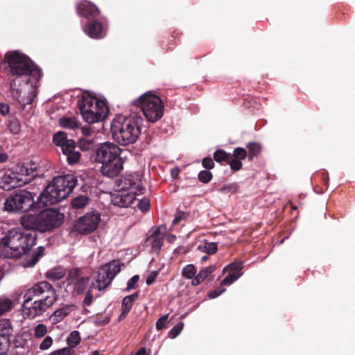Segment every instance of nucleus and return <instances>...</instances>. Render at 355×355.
I'll return each mask as SVG.
<instances>
[{"label": "nucleus", "instance_id": "11", "mask_svg": "<svg viewBox=\"0 0 355 355\" xmlns=\"http://www.w3.org/2000/svg\"><path fill=\"white\" fill-rule=\"evenodd\" d=\"M118 190L135 194H142L145 190L141 182V175L133 173L123 175L117 181Z\"/></svg>", "mask_w": 355, "mask_h": 355}, {"label": "nucleus", "instance_id": "34", "mask_svg": "<svg viewBox=\"0 0 355 355\" xmlns=\"http://www.w3.org/2000/svg\"><path fill=\"white\" fill-rule=\"evenodd\" d=\"M76 146L79 151H88L92 150L94 148L95 144L92 139L82 138L79 139L78 144H76Z\"/></svg>", "mask_w": 355, "mask_h": 355}, {"label": "nucleus", "instance_id": "44", "mask_svg": "<svg viewBox=\"0 0 355 355\" xmlns=\"http://www.w3.org/2000/svg\"><path fill=\"white\" fill-rule=\"evenodd\" d=\"M216 269V266L211 265L202 270H201L198 275L200 277V278L204 281L206 278L209 277L211 273H213Z\"/></svg>", "mask_w": 355, "mask_h": 355}, {"label": "nucleus", "instance_id": "13", "mask_svg": "<svg viewBox=\"0 0 355 355\" xmlns=\"http://www.w3.org/2000/svg\"><path fill=\"white\" fill-rule=\"evenodd\" d=\"M30 180L31 178L24 177L17 166L15 171H8L4 174L2 178L1 187L5 190H10L23 186Z\"/></svg>", "mask_w": 355, "mask_h": 355}, {"label": "nucleus", "instance_id": "58", "mask_svg": "<svg viewBox=\"0 0 355 355\" xmlns=\"http://www.w3.org/2000/svg\"><path fill=\"white\" fill-rule=\"evenodd\" d=\"M159 272L157 271H152L146 279V284L151 285L155 280Z\"/></svg>", "mask_w": 355, "mask_h": 355}, {"label": "nucleus", "instance_id": "18", "mask_svg": "<svg viewBox=\"0 0 355 355\" xmlns=\"http://www.w3.org/2000/svg\"><path fill=\"white\" fill-rule=\"evenodd\" d=\"M76 11L78 15L87 19L94 18L99 15L100 10L91 1L83 0L77 4Z\"/></svg>", "mask_w": 355, "mask_h": 355}, {"label": "nucleus", "instance_id": "31", "mask_svg": "<svg viewBox=\"0 0 355 355\" xmlns=\"http://www.w3.org/2000/svg\"><path fill=\"white\" fill-rule=\"evenodd\" d=\"M139 297L138 293H134L132 295L125 296L122 302L121 309H124L130 312L133 303L137 300Z\"/></svg>", "mask_w": 355, "mask_h": 355}, {"label": "nucleus", "instance_id": "49", "mask_svg": "<svg viewBox=\"0 0 355 355\" xmlns=\"http://www.w3.org/2000/svg\"><path fill=\"white\" fill-rule=\"evenodd\" d=\"M190 214L187 211H178L175 214V218L173 220L174 225L178 224L181 220H185L189 218Z\"/></svg>", "mask_w": 355, "mask_h": 355}, {"label": "nucleus", "instance_id": "8", "mask_svg": "<svg viewBox=\"0 0 355 355\" xmlns=\"http://www.w3.org/2000/svg\"><path fill=\"white\" fill-rule=\"evenodd\" d=\"M132 104L140 107L148 121L150 123H155L163 116L164 103L156 95L145 94L134 100Z\"/></svg>", "mask_w": 355, "mask_h": 355}, {"label": "nucleus", "instance_id": "53", "mask_svg": "<svg viewBox=\"0 0 355 355\" xmlns=\"http://www.w3.org/2000/svg\"><path fill=\"white\" fill-rule=\"evenodd\" d=\"M139 280V276L138 275H134L130 279L127 284L126 291H130L132 289H135L137 287V283Z\"/></svg>", "mask_w": 355, "mask_h": 355}, {"label": "nucleus", "instance_id": "63", "mask_svg": "<svg viewBox=\"0 0 355 355\" xmlns=\"http://www.w3.org/2000/svg\"><path fill=\"white\" fill-rule=\"evenodd\" d=\"M191 279V285L194 286L199 285L203 282L198 275H196Z\"/></svg>", "mask_w": 355, "mask_h": 355}, {"label": "nucleus", "instance_id": "20", "mask_svg": "<svg viewBox=\"0 0 355 355\" xmlns=\"http://www.w3.org/2000/svg\"><path fill=\"white\" fill-rule=\"evenodd\" d=\"M62 152L66 156L67 162L69 165L78 163L81 157L80 152L74 141H70L67 145L63 146Z\"/></svg>", "mask_w": 355, "mask_h": 355}, {"label": "nucleus", "instance_id": "7", "mask_svg": "<svg viewBox=\"0 0 355 355\" xmlns=\"http://www.w3.org/2000/svg\"><path fill=\"white\" fill-rule=\"evenodd\" d=\"M46 207L48 205L40 202V196L37 200L35 201L32 193L26 191H21L10 196L5 202V209L8 211H37Z\"/></svg>", "mask_w": 355, "mask_h": 355}, {"label": "nucleus", "instance_id": "57", "mask_svg": "<svg viewBox=\"0 0 355 355\" xmlns=\"http://www.w3.org/2000/svg\"><path fill=\"white\" fill-rule=\"evenodd\" d=\"M71 352L70 348L64 347L55 351L52 352L49 355H71Z\"/></svg>", "mask_w": 355, "mask_h": 355}, {"label": "nucleus", "instance_id": "9", "mask_svg": "<svg viewBox=\"0 0 355 355\" xmlns=\"http://www.w3.org/2000/svg\"><path fill=\"white\" fill-rule=\"evenodd\" d=\"M23 297L26 299V302L35 299L51 307L57 301L58 295L55 289L49 282L42 281L26 290Z\"/></svg>", "mask_w": 355, "mask_h": 355}, {"label": "nucleus", "instance_id": "28", "mask_svg": "<svg viewBox=\"0 0 355 355\" xmlns=\"http://www.w3.org/2000/svg\"><path fill=\"white\" fill-rule=\"evenodd\" d=\"M70 141H73V140L67 139V133L63 131H58L53 136V144L57 146L61 147V150L63 149V146L67 145Z\"/></svg>", "mask_w": 355, "mask_h": 355}, {"label": "nucleus", "instance_id": "42", "mask_svg": "<svg viewBox=\"0 0 355 355\" xmlns=\"http://www.w3.org/2000/svg\"><path fill=\"white\" fill-rule=\"evenodd\" d=\"M232 157L243 160L248 157L247 150L241 147L234 148L233 153L232 154Z\"/></svg>", "mask_w": 355, "mask_h": 355}, {"label": "nucleus", "instance_id": "46", "mask_svg": "<svg viewBox=\"0 0 355 355\" xmlns=\"http://www.w3.org/2000/svg\"><path fill=\"white\" fill-rule=\"evenodd\" d=\"M212 177V173L207 170H202L198 174V180L205 184L209 182Z\"/></svg>", "mask_w": 355, "mask_h": 355}, {"label": "nucleus", "instance_id": "36", "mask_svg": "<svg viewBox=\"0 0 355 355\" xmlns=\"http://www.w3.org/2000/svg\"><path fill=\"white\" fill-rule=\"evenodd\" d=\"M198 249L202 252L207 253L208 254H214L217 252L218 247L216 243L205 242L204 243L199 245Z\"/></svg>", "mask_w": 355, "mask_h": 355}, {"label": "nucleus", "instance_id": "37", "mask_svg": "<svg viewBox=\"0 0 355 355\" xmlns=\"http://www.w3.org/2000/svg\"><path fill=\"white\" fill-rule=\"evenodd\" d=\"M44 248L42 246L38 247L37 251L32 254L31 259L28 261V266L31 267L34 266L38 261L39 259L44 255Z\"/></svg>", "mask_w": 355, "mask_h": 355}, {"label": "nucleus", "instance_id": "56", "mask_svg": "<svg viewBox=\"0 0 355 355\" xmlns=\"http://www.w3.org/2000/svg\"><path fill=\"white\" fill-rule=\"evenodd\" d=\"M93 302V295L92 293L91 289H89L87 292L85 297L83 301V306H89L92 304Z\"/></svg>", "mask_w": 355, "mask_h": 355}, {"label": "nucleus", "instance_id": "52", "mask_svg": "<svg viewBox=\"0 0 355 355\" xmlns=\"http://www.w3.org/2000/svg\"><path fill=\"white\" fill-rule=\"evenodd\" d=\"M168 318V315L165 314V315H162V317H160L157 320V321L156 322L157 330L160 331V330L163 329L164 328H165Z\"/></svg>", "mask_w": 355, "mask_h": 355}, {"label": "nucleus", "instance_id": "2", "mask_svg": "<svg viewBox=\"0 0 355 355\" xmlns=\"http://www.w3.org/2000/svg\"><path fill=\"white\" fill-rule=\"evenodd\" d=\"M35 232L26 233L20 229H12L0 241V254L5 258H18L26 254L35 245Z\"/></svg>", "mask_w": 355, "mask_h": 355}, {"label": "nucleus", "instance_id": "39", "mask_svg": "<svg viewBox=\"0 0 355 355\" xmlns=\"http://www.w3.org/2000/svg\"><path fill=\"white\" fill-rule=\"evenodd\" d=\"M196 268L193 264H188L182 270V277L187 279H192L196 274Z\"/></svg>", "mask_w": 355, "mask_h": 355}, {"label": "nucleus", "instance_id": "4", "mask_svg": "<svg viewBox=\"0 0 355 355\" xmlns=\"http://www.w3.org/2000/svg\"><path fill=\"white\" fill-rule=\"evenodd\" d=\"M64 216L54 209H45L37 214H26L21 217L22 227L34 232H51L60 227L64 221Z\"/></svg>", "mask_w": 355, "mask_h": 355}, {"label": "nucleus", "instance_id": "15", "mask_svg": "<svg viewBox=\"0 0 355 355\" xmlns=\"http://www.w3.org/2000/svg\"><path fill=\"white\" fill-rule=\"evenodd\" d=\"M136 196L137 194L117 190L112 194L111 201L114 206L135 208V204L137 202Z\"/></svg>", "mask_w": 355, "mask_h": 355}, {"label": "nucleus", "instance_id": "6", "mask_svg": "<svg viewBox=\"0 0 355 355\" xmlns=\"http://www.w3.org/2000/svg\"><path fill=\"white\" fill-rule=\"evenodd\" d=\"M78 104L83 119L88 123L103 121L109 112L104 101L89 94H84Z\"/></svg>", "mask_w": 355, "mask_h": 355}, {"label": "nucleus", "instance_id": "61", "mask_svg": "<svg viewBox=\"0 0 355 355\" xmlns=\"http://www.w3.org/2000/svg\"><path fill=\"white\" fill-rule=\"evenodd\" d=\"M223 291L224 290L215 289L212 291H210L208 294V296L209 297V298L214 299L219 296Z\"/></svg>", "mask_w": 355, "mask_h": 355}, {"label": "nucleus", "instance_id": "48", "mask_svg": "<svg viewBox=\"0 0 355 355\" xmlns=\"http://www.w3.org/2000/svg\"><path fill=\"white\" fill-rule=\"evenodd\" d=\"M47 333V328L44 324H39L35 327L34 336L37 338H41Z\"/></svg>", "mask_w": 355, "mask_h": 355}, {"label": "nucleus", "instance_id": "30", "mask_svg": "<svg viewBox=\"0 0 355 355\" xmlns=\"http://www.w3.org/2000/svg\"><path fill=\"white\" fill-rule=\"evenodd\" d=\"M14 302L12 300L1 296L0 297V317L13 308Z\"/></svg>", "mask_w": 355, "mask_h": 355}, {"label": "nucleus", "instance_id": "35", "mask_svg": "<svg viewBox=\"0 0 355 355\" xmlns=\"http://www.w3.org/2000/svg\"><path fill=\"white\" fill-rule=\"evenodd\" d=\"M239 189V184L236 182H232L227 184L223 185L218 191L223 194L231 195L238 192Z\"/></svg>", "mask_w": 355, "mask_h": 355}, {"label": "nucleus", "instance_id": "24", "mask_svg": "<svg viewBox=\"0 0 355 355\" xmlns=\"http://www.w3.org/2000/svg\"><path fill=\"white\" fill-rule=\"evenodd\" d=\"M75 309L76 306L74 304H65L54 311L52 319L55 323L59 322L69 315Z\"/></svg>", "mask_w": 355, "mask_h": 355}, {"label": "nucleus", "instance_id": "54", "mask_svg": "<svg viewBox=\"0 0 355 355\" xmlns=\"http://www.w3.org/2000/svg\"><path fill=\"white\" fill-rule=\"evenodd\" d=\"M202 165L207 170L213 169L215 166L213 159L209 157L202 159Z\"/></svg>", "mask_w": 355, "mask_h": 355}, {"label": "nucleus", "instance_id": "47", "mask_svg": "<svg viewBox=\"0 0 355 355\" xmlns=\"http://www.w3.org/2000/svg\"><path fill=\"white\" fill-rule=\"evenodd\" d=\"M184 327V323L182 322H178L168 332V336L171 338H176L182 331Z\"/></svg>", "mask_w": 355, "mask_h": 355}, {"label": "nucleus", "instance_id": "38", "mask_svg": "<svg viewBox=\"0 0 355 355\" xmlns=\"http://www.w3.org/2000/svg\"><path fill=\"white\" fill-rule=\"evenodd\" d=\"M80 333L78 331H72L67 338V343L70 347H76L80 342Z\"/></svg>", "mask_w": 355, "mask_h": 355}, {"label": "nucleus", "instance_id": "14", "mask_svg": "<svg viewBox=\"0 0 355 355\" xmlns=\"http://www.w3.org/2000/svg\"><path fill=\"white\" fill-rule=\"evenodd\" d=\"M100 221V215L88 213L80 218L74 225V230L80 234H88L94 231Z\"/></svg>", "mask_w": 355, "mask_h": 355}, {"label": "nucleus", "instance_id": "19", "mask_svg": "<svg viewBox=\"0 0 355 355\" xmlns=\"http://www.w3.org/2000/svg\"><path fill=\"white\" fill-rule=\"evenodd\" d=\"M123 169V161L121 157L113 159L101 166V173L109 178H114Z\"/></svg>", "mask_w": 355, "mask_h": 355}, {"label": "nucleus", "instance_id": "22", "mask_svg": "<svg viewBox=\"0 0 355 355\" xmlns=\"http://www.w3.org/2000/svg\"><path fill=\"white\" fill-rule=\"evenodd\" d=\"M18 168L23 173L25 178H28L29 176L32 178L42 176L44 173V170L42 168V166H40V164H36L33 162L28 164V166H25L24 165L18 166Z\"/></svg>", "mask_w": 355, "mask_h": 355}, {"label": "nucleus", "instance_id": "59", "mask_svg": "<svg viewBox=\"0 0 355 355\" xmlns=\"http://www.w3.org/2000/svg\"><path fill=\"white\" fill-rule=\"evenodd\" d=\"M110 320L109 317H98L96 320V324L98 326H103L110 322Z\"/></svg>", "mask_w": 355, "mask_h": 355}, {"label": "nucleus", "instance_id": "62", "mask_svg": "<svg viewBox=\"0 0 355 355\" xmlns=\"http://www.w3.org/2000/svg\"><path fill=\"white\" fill-rule=\"evenodd\" d=\"M13 345V347L17 349L23 347V341L21 339H19L17 338H15L12 340H11V345Z\"/></svg>", "mask_w": 355, "mask_h": 355}, {"label": "nucleus", "instance_id": "17", "mask_svg": "<svg viewBox=\"0 0 355 355\" xmlns=\"http://www.w3.org/2000/svg\"><path fill=\"white\" fill-rule=\"evenodd\" d=\"M33 300V302H26V299H24L22 304L24 315L30 319H34L37 316L42 315L49 308L45 305V303L35 299Z\"/></svg>", "mask_w": 355, "mask_h": 355}, {"label": "nucleus", "instance_id": "12", "mask_svg": "<svg viewBox=\"0 0 355 355\" xmlns=\"http://www.w3.org/2000/svg\"><path fill=\"white\" fill-rule=\"evenodd\" d=\"M121 149L116 144L105 142L96 150L95 161L102 164L113 159L120 157Z\"/></svg>", "mask_w": 355, "mask_h": 355}, {"label": "nucleus", "instance_id": "64", "mask_svg": "<svg viewBox=\"0 0 355 355\" xmlns=\"http://www.w3.org/2000/svg\"><path fill=\"white\" fill-rule=\"evenodd\" d=\"M179 173H180V170L179 168H173L171 169V177L173 178V179H175L178 178V175H179Z\"/></svg>", "mask_w": 355, "mask_h": 355}, {"label": "nucleus", "instance_id": "45", "mask_svg": "<svg viewBox=\"0 0 355 355\" xmlns=\"http://www.w3.org/2000/svg\"><path fill=\"white\" fill-rule=\"evenodd\" d=\"M11 347V340L0 338V355H6Z\"/></svg>", "mask_w": 355, "mask_h": 355}, {"label": "nucleus", "instance_id": "10", "mask_svg": "<svg viewBox=\"0 0 355 355\" xmlns=\"http://www.w3.org/2000/svg\"><path fill=\"white\" fill-rule=\"evenodd\" d=\"M123 266L124 263L116 259L101 266L95 277L96 288L101 291L107 288L117 274L120 272L121 267Z\"/></svg>", "mask_w": 355, "mask_h": 355}, {"label": "nucleus", "instance_id": "40", "mask_svg": "<svg viewBox=\"0 0 355 355\" xmlns=\"http://www.w3.org/2000/svg\"><path fill=\"white\" fill-rule=\"evenodd\" d=\"M243 268V263L241 261H234L227 265L224 268V272L230 270V272L235 273H241V270Z\"/></svg>", "mask_w": 355, "mask_h": 355}, {"label": "nucleus", "instance_id": "41", "mask_svg": "<svg viewBox=\"0 0 355 355\" xmlns=\"http://www.w3.org/2000/svg\"><path fill=\"white\" fill-rule=\"evenodd\" d=\"M242 273H235L230 272L227 277L221 282L222 286H228L232 284L234 282L238 279Z\"/></svg>", "mask_w": 355, "mask_h": 355}, {"label": "nucleus", "instance_id": "60", "mask_svg": "<svg viewBox=\"0 0 355 355\" xmlns=\"http://www.w3.org/2000/svg\"><path fill=\"white\" fill-rule=\"evenodd\" d=\"M9 110H10V107L8 106V105L6 104V103H0V113L3 115V116H6L7 115L8 113H9Z\"/></svg>", "mask_w": 355, "mask_h": 355}, {"label": "nucleus", "instance_id": "1", "mask_svg": "<svg viewBox=\"0 0 355 355\" xmlns=\"http://www.w3.org/2000/svg\"><path fill=\"white\" fill-rule=\"evenodd\" d=\"M0 70L7 74L11 95L21 107L31 105L37 94L41 69L28 55L10 51L1 61Z\"/></svg>", "mask_w": 355, "mask_h": 355}, {"label": "nucleus", "instance_id": "26", "mask_svg": "<svg viewBox=\"0 0 355 355\" xmlns=\"http://www.w3.org/2000/svg\"><path fill=\"white\" fill-rule=\"evenodd\" d=\"M89 201L87 195H79L71 200V207L74 210L81 209L85 207Z\"/></svg>", "mask_w": 355, "mask_h": 355}, {"label": "nucleus", "instance_id": "5", "mask_svg": "<svg viewBox=\"0 0 355 355\" xmlns=\"http://www.w3.org/2000/svg\"><path fill=\"white\" fill-rule=\"evenodd\" d=\"M78 184V178L73 174L59 175L46 187L40 196V202L44 205H55L66 198Z\"/></svg>", "mask_w": 355, "mask_h": 355}, {"label": "nucleus", "instance_id": "43", "mask_svg": "<svg viewBox=\"0 0 355 355\" xmlns=\"http://www.w3.org/2000/svg\"><path fill=\"white\" fill-rule=\"evenodd\" d=\"M135 207H138L141 211H147L150 208V200L146 198L141 200L137 199V202L135 204Z\"/></svg>", "mask_w": 355, "mask_h": 355}, {"label": "nucleus", "instance_id": "51", "mask_svg": "<svg viewBox=\"0 0 355 355\" xmlns=\"http://www.w3.org/2000/svg\"><path fill=\"white\" fill-rule=\"evenodd\" d=\"M64 276V272L62 271H58L57 270H50L46 273V277L49 279L59 280Z\"/></svg>", "mask_w": 355, "mask_h": 355}, {"label": "nucleus", "instance_id": "23", "mask_svg": "<svg viewBox=\"0 0 355 355\" xmlns=\"http://www.w3.org/2000/svg\"><path fill=\"white\" fill-rule=\"evenodd\" d=\"M164 240V231H162V227H158L149 236L146 242L150 243L153 250L158 252L161 250Z\"/></svg>", "mask_w": 355, "mask_h": 355}, {"label": "nucleus", "instance_id": "55", "mask_svg": "<svg viewBox=\"0 0 355 355\" xmlns=\"http://www.w3.org/2000/svg\"><path fill=\"white\" fill-rule=\"evenodd\" d=\"M53 344V339L51 336H46L43 341L40 343V349L41 350H46L49 349Z\"/></svg>", "mask_w": 355, "mask_h": 355}, {"label": "nucleus", "instance_id": "50", "mask_svg": "<svg viewBox=\"0 0 355 355\" xmlns=\"http://www.w3.org/2000/svg\"><path fill=\"white\" fill-rule=\"evenodd\" d=\"M227 164H230V168L234 171H239L243 166L241 160H239V159H235L232 157L230 158Z\"/></svg>", "mask_w": 355, "mask_h": 355}, {"label": "nucleus", "instance_id": "27", "mask_svg": "<svg viewBox=\"0 0 355 355\" xmlns=\"http://www.w3.org/2000/svg\"><path fill=\"white\" fill-rule=\"evenodd\" d=\"M59 125L66 129L76 130L79 128V123L75 117L63 116L59 119Z\"/></svg>", "mask_w": 355, "mask_h": 355}, {"label": "nucleus", "instance_id": "32", "mask_svg": "<svg viewBox=\"0 0 355 355\" xmlns=\"http://www.w3.org/2000/svg\"><path fill=\"white\" fill-rule=\"evenodd\" d=\"M7 127L11 133L16 135L20 132L21 123L17 117L10 116L8 119Z\"/></svg>", "mask_w": 355, "mask_h": 355}, {"label": "nucleus", "instance_id": "25", "mask_svg": "<svg viewBox=\"0 0 355 355\" xmlns=\"http://www.w3.org/2000/svg\"><path fill=\"white\" fill-rule=\"evenodd\" d=\"M13 336V327L10 320L0 321V338L11 340Z\"/></svg>", "mask_w": 355, "mask_h": 355}, {"label": "nucleus", "instance_id": "21", "mask_svg": "<svg viewBox=\"0 0 355 355\" xmlns=\"http://www.w3.org/2000/svg\"><path fill=\"white\" fill-rule=\"evenodd\" d=\"M84 31L87 35L94 39H101L105 36L103 24L98 20H92L87 23Z\"/></svg>", "mask_w": 355, "mask_h": 355}, {"label": "nucleus", "instance_id": "29", "mask_svg": "<svg viewBox=\"0 0 355 355\" xmlns=\"http://www.w3.org/2000/svg\"><path fill=\"white\" fill-rule=\"evenodd\" d=\"M246 147L248 150V158L250 161H252L254 157L259 155L262 149L261 145L258 142H249Z\"/></svg>", "mask_w": 355, "mask_h": 355}, {"label": "nucleus", "instance_id": "3", "mask_svg": "<svg viewBox=\"0 0 355 355\" xmlns=\"http://www.w3.org/2000/svg\"><path fill=\"white\" fill-rule=\"evenodd\" d=\"M142 121V117L137 114H130L128 117L117 116L111 125L113 139L121 146L134 144L141 134Z\"/></svg>", "mask_w": 355, "mask_h": 355}, {"label": "nucleus", "instance_id": "33", "mask_svg": "<svg viewBox=\"0 0 355 355\" xmlns=\"http://www.w3.org/2000/svg\"><path fill=\"white\" fill-rule=\"evenodd\" d=\"M232 154L227 153L224 150L218 149L216 150L213 155V159L218 163L225 162L227 164L230 157H232Z\"/></svg>", "mask_w": 355, "mask_h": 355}, {"label": "nucleus", "instance_id": "16", "mask_svg": "<svg viewBox=\"0 0 355 355\" xmlns=\"http://www.w3.org/2000/svg\"><path fill=\"white\" fill-rule=\"evenodd\" d=\"M82 270L80 268H73L68 274V279L74 284L73 291L77 294H83L89 282L88 277H82Z\"/></svg>", "mask_w": 355, "mask_h": 355}]
</instances>
